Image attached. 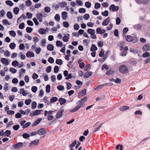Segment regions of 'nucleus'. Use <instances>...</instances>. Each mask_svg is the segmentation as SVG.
Instances as JSON below:
<instances>
[{
	"label": "nucleus",
	"mask_w": 150,
	"mask_h": 150,
	"mask_svg": "<svg viewBox=\"0 0 150 150\" xmlns=\"http://www.w3.org/2000/svg\"><path fill=\"white\" fill-rule=\"evenodd\" d=\"M87 101V98L85 97L84 98L79 100L76 102L77 105L74 108L71 109L70 112H74L78 111L80 108L83 107L85 105V103Z\"/></svg>",
	"instance_id": "nucleus-1"
},
{
	"label": "nucleus",
	"mask_w": 150,
	"mask_h": 150,
	"mask_svg": "<svg viewBox=\"0 0 150 150\" xmlns=\"http://www.w3.org/2000/svg\"><path fill=\"white\" fill-rule=\"evenodd\" d=\"M120 71L122 74H126L128 72V69L127 66L125 65H121L119 68Z\"/></svg>",
	"instance_id": "nucleus-2"
},
{
	"label": "nucleus",
	"mask_w": 150,
	"mask_h": 150,
	"mask_svg": "<svg viewBox=\"0 0 150 150\" xmlns=\"http://www.w3.org/2000/svg\"><path fill=\"white\" fill-rule=\"evenodd\" d=\"M26 121L23 120L21 121L20 122V124L21 126H22V128L23 129L27 128L30 126L31 124V123L30 122H28L25 123Z\"/></svg>",
	"instance_id": "nucleus-3"
},
{
	"label": "nucleus",
	"mask_w": 150,
	"mask_h": 150,
	"mask_svg": "<svg viewBox=\"0 0 150 150\" xmlns=\"http://www.w3.org/2000/svg\"><path fill=\"white\" fill-rule=\"evenodd\" d=\"M47 133L46 129L44 128H42L39 129L37 132V134L40 135H42Z\"/></svg>",
	"instance_id": "nucleus-4"
},
{
	"label": "nucleus",
	"mask_w": 150,
	"mask_h": 150,
	"mask_svg": "<svg viewBox=\"0 0 150 150\" xmlns=\"http://www.w3.org/2000/svg\"><path fill=\"white\" fill-rule=\"evenodd\" d=\"M23 143L20 142L13 145V148L15 149H18L23 147Z\"/></svg>",
	"instance_id": "nucleus-5"
},
{
	"label": "nucleus",
	"mask_w": 150,
	"mask_h": 150,
	"mask_svg": "<svg viewBox=\"0 0 150 150\" xmlns=\"http://www.w3.org/2000/svg\"><path fill=\"white\" fill-rule=\"evenodd\" d=\"M39 140L38 139H36L34 141L31 142L29 145L30 147H33L34 146L38 145L39 143Z\"/></svg>",
	"instance_id": "nucleus-6"
},
{
	"label": "nucleus",
	"mask_w": 150,
	"mask_h": 150,
	"mask_svg": "<svg viewBox=\"0 0 150 150\" xmlns=\"http://www.w3.org/2000/svg\"><path fill=\"white\" fill-rule=\"evenodd\" d=\"M110 10H112L113 12H116L119 9V7L117 6H115L114 4L111 5L109 7Z\"/></svg>",
	"instance_id": "nucleus-7"
},
{
	"label": "nucleus",
	"mask_w": 150,
	"mask_h": 150,
	"mask_svg": "<svg viewBox=\"0 0 150 150\" xmlns=\"http://www.w3.org/2000/svg\"><path fill=\"white\" fill-rule=\"evenodd\" d=\"M142 50L144 51H147L150 50V44L147 43L144 45L142 48Z\"/></svg>",
	"instance_id": "nucleus-8"
},
{
	"label": "nucleus",
	"mask_w": 150,
	"mask_h": 150,
	"mask_svg": "<svg viewBox=\"0 0 150 150\" xmlns=\"http://www.w3.org/2000/svg\"><path fill=\"white\" fill-rule=\"evenodd\" d=\"M64 111V110L63 109H61L56 114V118L57 119H59L62 116Z\"/></svg>",
	"instance_id": "nucleus-9"
},
{
	"label": "nucleus",
	"mask_w": 150,
	"mask_h": 150,
	"mask_svg": "<svg viewBox=\"0 0 150 150\" xmlns=\"http://www.w3.org/2000/svg\"><path fill=\"white\" fill-rule=\"evenodd\" d=\"M105 32V29L101 30L100 27H98L96 29V32L98 34H103Z\"/></svg>",
	"instance_id": "nucleus-10"
},
{
	"label": "nucleus",
	"mask_w": 150,
	"mask_h": 150,
	"mask_svg": "<svg viewBox=\"0 0 150 150\" xmlns=\"http://www.w3.org/2000/svg\"><path fill=\"white\" fill-rule=\"evenodd\" d=\"M110 18V17H108L105 19L103 22L102 25L103 26H106L108 25L109 23Z\"/></svg>",
	"instance_id": "nucleus-11"
},
{
	"label": "nucleus",
	"mask_w": 150,
	"mask_h": 150,
	"mask_svg": "<svg viewBox=\"0 0 150 150\" xmlns=\"http://www.w3.org/2000/svg\"><path fill=\"white\" fill-rule=\"evenodd\" d=\"M42 119L41 118H38L32 124V126L33 127L37 125L38 124H39V123L42 120Z\"/></svg>",
	"instance_id": "nucleus-12"
},
{
	"label": "nucleus",
	"mask_w": 150,
	"mask_h": 150,
	"mask_svg": "<svg viewBox=\"0 0 150 150\" xmlns=\"http://www.w3.org/2000/svg\"><path fill=\"white\" fill-rule=\"evenodd\" d=\"M137 4H142L143 5L146 4L148 3V1H135Z\"/></svg>",
	"instance_id": "nucleus-13"
},
{
	"label": "nucleus",
	"mask_w": 150,
	"mask_h": 150,
	"mask_svg": "<svg viewBox=\"0 0 150 150\" xmlns=\"http://www.w3.org/2000/svg\"><path fill=\"white\" fill-rule=\"evenodd\" d=\"M86 89H83V90H82V91L81 92H80L79 93L78 97L79 98H80L81 97V96H83L85 95L86 94Z\"/></svg>",
	"instance_id": "nucleus-14"
},
{
	"label": "nucleus",
	"mask_w": 150,
	"mask_h": 150,
	"mask_svg": "<svg viewBox=\"0 0 150 150\" xmlns=\"http://www.w3.org/2000/svg\"><path fill=\"white\" fill-rule=\"evenodd\" d=\"M26 56L28 57H33L35 56L34 53L30 51L27 52L26 54Z\"/></svg>",
	"instance_id": "nucleus-15"
},
{
	"label": "nucleus",
	"mask_w": 150,
	"mask_h": 150,
	"mask_svg": "<svg viewBox=\"0 0 150 150\" xmlns=\"http://www.w3.org/2000/svg\"><path fill=\"white\" fill-rule=\"evenodd\" d=\"M142 25H141L138 24L134 25H133V28L137 30H139L141 29Z\"/></svg>",
	"instance_id": "nucleus-16"
},
{
	"label": "nucleus",
	"mask_w": 150,
	"mask_h": 150,
	"mask_svg": "<svg viewBox=\"0 0 150 150\" xmlns=\"http://www.w3.org/2000/svg\"><path fill=\"white\" fill-rule=\"evenodd\" d=\"M1 62L4 65H8L9 64L8 61L5 58H2L1 59Z\"/></svg>",
	"instance_id": "nucleus-17"
},
{
	"label": "nucleus",
	"mask_w": 150,
	"mask_h": 150,
	"mask_svg": "<svg viewBox=\"0 0 150 150\" xmlns=\"http://www.w3.org/2000/svg\"><path fill=\"white\" fill-rule=\"evenodd\" d=\"M20 93L22 94L24 96H25L28 94L27 91L25 90L24 88H21L20 89Z\"/></svg>",
	"instance_id": "nucleus-18"
},
{
	"label": "nucleus",
	"mask_w": 150,
	"mask_h": 150,
	"mask_svg": "<svg viewBox=\"0 0 150 150\" xmlns=\"http://www.w3.org/2000/svg\"><path fill=\"white\" fill-rule=\"evenodd\" d=\"M47 30L46 29L43 28H40L38 31V32L41 35L45 34L46 33Z\"/></svg>",
	"instance_id": "nucleus-19"
},
{
	"label": "nucleus",
	"mask_w": 150,
	"mask_h": 150,
	"mask_svg": "<svg viewBox=\"0 0 150 150\" xmlns=\"http://www.w3.org/2000/svg\"><path fill=\"white\" fill-rule=\"evenodd\" d=\"M58 101L60 102V104L62 105L64 104L66 102V100L64 98H61L59 99Z\"/></svg>",
	"instance_id": "nucleus-20"
},
{
	"label": "nucleus",
	"mask_w": 150,
	"mask_h": 150,
	"mask_svg": "<svg viewBox=\"0 0 150 150\" xmlns=\"http://www.w3.org/2000/svg\"><path fill=\"white\" fill-rule=\"evenodd\" d=\"M92 73L90 71H88L84 73V77L86 78L89 77L92 75Z\"/></svg>",
	"instance_id": "nucleus-21"
},
{
	"label": "nucleus",
	"mask_w": 150,
	"mask_h": 150,
	"mask_svg": "<svg viewBox=\"0 0 150 150\" xmlns=\"http://www.w3.org/2000/svg\"><path fill=\"white\" fill-rule=\"evenodd\" d=\"M87 32L91 35H92L95 34V30L93 29L89 28L87 30Z\"/></svg>",
	"instance_id": "nucleus-22"
},
{
	"label": "nucleus",
	"mask_w": 150,
	"mask_h": 150,
	"mask_svg": "<svg viewBox=\"0 0 150 150\" xmlns=\"http://www.w3.org/2000/svg\"><path fill=\"white\" fill-rule=\"evenodd\" d=\"M126 40L128 42H130L132 40L133 37L130 35H127L125 37Z\"/></svg>",
	"instance_id": "nucleus-23"
},
{
	"label": "nucleus",
	"mask_w": 150,
	"mask_h": 150,
	"mask_svg": "<svg viewBox=\"0 0 150 150\" xmlns=\"http://www.w3.org/2000/svg\"><path fill=\"white\" fill-rule=\"evenodd\" d=\"M62 17L63 20H65L67 16L68 13L67 12L64 11L62 13Z\"/></svg>",
	"instance_id": "nucleus-24"
},
{
	"label": "nucleus",
	"mask_w": 150,
	"mask_h": 150,
	"mask_svg": "<svg viewBox=\"0 0 150 150\" xmlns=\"http://www.w3.org/2000/svg\"><path fill=\"white\" fill-rule=\"evenodd\" d=\"M103 86H104V84L99 85L94 88V90L96 91H99L101 89Z\"/></svg>",
	"instance_id": "nucleus-25"
},
{
	"label": "nucleus",
	"mask_w": 150,
	"mask_h": 150,
	"mask_svg": "<svg viewBox=\"0 0 150 150\" xmlns=\"http://www.w3.org/2000/svg\"><path fill=\"white\" fill-rule=\"evenodd\" d=\"M129 108V107L127 106H122L119 109L121 111H125L127 110Z\"/></svg>",
	"instance_id": "nucleus-26"
},
{
	"label": "nucleus",
	"mask_w": 150,
	"mask_h": 150,
	"mask_svg": "<svg viewBox=\"0 0 150 150\" xmlns=\"http://www.w3.org/2000/svg\"><path fill=\"white\" fill-rule=\"evenodd\" d=\"M47 49L50 51H52L53 50L54 47L52 45L50 44H48L47 46Z\"/></svg>",
	"instance_id": "nucleus-27"
},
{
	"label": "nucleus",
	"mask_w": 150,
	"mask_h": 150,
	"mask_svg": "<svg viewBox=\"0 0 150 150\" xmlns=\"http://www.w3.org/2000/svg\"><path fill=\"white\" fill-rule=\"evenodd\" d=\"M97 50V48L95 45L92 44L91 45L90 50L91 51H95Z\"/></svg>",
	"instance_id": "nucleus-28"
},
{
	"label": "nucleus",
	"mask_w": 150,
	"mask_h": 150,
	"mask_svg": "<svg viewBox=\"0 0 150 150\" xmlns=\"http://www.w3.org/2000/svg\"><path fill=\"white\" fill-rule=\"evenodd\" d=\"M11 132L10 130H6L4 132V136L5 137H9L11 134Z\"/></svg>",
	"instance_id": "nucleus-29"
},
{
	"label": "nucleus",
	"mask_w": 150,
	"mask_h": 150,
	"mask_svg": "<svg viewBox=\"0 0 150 150\" xmlns=\"http://www.w3.org/2000/svg\"><path fill=\"white\" fill-rule=\"evenodd\" d=\"M142 57L144 58H146L150 57V54L148 52H146L142 54Z\"/></svg>",
	"instance_id": "nucleus-30"
},
{
	"label": "nucleus",
	"mask_w": 150,
	"mask_h": 150,
	"mask_svg": "<svg viewBox=\"0 0 150 150\" xmlns=\"http://www.w3.org/2000/svg\"><path fill=\"white\" fill-rule=\"evenodd\" d=\"M67 3L65 2H63L59 3L60 6L61 8L66 7L67 5Z\"/></svg>",
	"instance_id": "nucleus-31"
},
{
	"label": "nucleus",
	"mask_w": 150,
	"mask_h": 150,
	"mask_svg": "<svg viewBox=\"0 0 150 150\" xmlns=\"http://www.w3.org/2000/svg\"><path fill=\"white\" fill-rule=\"evenodd\" d=\"M56 63L57 64L61 65L62 64L63 62L61 59H57L56 61Z\"/></svg>",
	"instance_id": "nucleus-32"
},
{
	"label": "nucleus",
	"mask_w": 150,
	"mask_h": 150,
	"mask_svg": "<svg viewBox=\"0 0 150 150\" xmlns=\"http://www.w3.org/2000/svg\"><path fill=\"white\" fill-rule=\"evenodd\" d=\"M42 111V110H36L35 111H34L35 116H37L38 115L40 114L41 112Z\"/></svg>",
	"instance_id": "nucleus-33"
},
{
	"label": "nucleus",
	"mask_w": 150,
	"mask_h": 150,
	"mask_svg": "<svg viewBox=\"0 0 150 150\" xmlns=\"http://www.w3.org/2000/svg\"><path fill=\"white\" fill-rule=\"evenodd\" d=\"M19 11V9L18 7H16L14 8L13 10L14 13L16 15H17Z\"/></svg>",
	"instance_id": "nucleus-34"
},
{
	"label": "nucleus",
	"mask_w": 150,
	"mask_h": 150,
	"mask_svg": "<svg viewBox=\"0 0 150 150\" xmlns=\"http://www.w3.org/2000/svg\"><path fill=\"white\" fill-rule=\"evenodd\" d=\"M7 17L10 19H12L13 18V15L12 13L10 11H8L7 13Z\"/></svg>",
	"instance_id": "nucleus-35"
},
{
	"label": "nucleus",
	"mask_w": 150,
	"mask_h": 150,
	"mask_svg": "<svg viewBox=\"0 0 150 150\" xmlns=\"http://www.w3.org/2000/svg\"><path fill=\"white\" fill-rule=\"evenodd\" d=\"M9 34H10V35L11 36H12L13 37H14L16 36V33L15 31H14L13 30H11V31H9Z\"/></svg>",
	"instance_id": "nucleus-36"
},
{
	"label": "nucleus",
	"mask_w": 150,
	"mask_h": 150,
	"mask_svg": "<svg viewBox=\"0 0 150 150\" xmlns=\"http://www.w3.org/2000/svg\"><path fill=\"white\" fill-rule=\"evenodd\" d=\"M19 64V62L16 60H14L13 61L12 63V65L15 67H16Z\"/></svg>",
	"instance_id": "nucleus-37"
},
{
	"label": "nucleus",
	"mask_w": 150,
	"mask_h": 150,
	"mask_svg": "<svg viewBox=\"0 0 150 150\" xmlns=\"http://www.w3.org/2000/svg\"><path fill=\"white\" fill-rule=\"evenodd\" d=\"M58 100L57 98L56 97H53L50 99V102L53 103Z\"/></svg>",
	"instance_id": "nucleus-38"
},
{
	"label": "nucleus",
	"mask_w": 150,
	"mask_h": 150,
	"mask_svg": "<svg viewBox=\"0 0 150 150\" xmlns=\"http://www.w3.org/2000/svg\"><path fill=\"white\" fill-rule=\"evenodd\" d=\"M76 140H74V141L71 144H70L69 146V147L70 148H73L74 147L76 144Z\"/></svg>",
	"instance_id": "nucleus-39"
},
{
	"label": "nucleus",
	"mask_w": 150,
	"mask_h": 150,
	"mask_svg": "<svg viewBox=\"0 0 150 150\" xmlns=\"http://www.w3.org/2000/svg\"><path fill=\"white\" fill-rule=\"evenodd\" d=\"M54 18L57 21H59L60 20V17L59 15L58 14H56Z\"/></svg>",
	"instance_id": "nucleus-40"
},
{
	"label": "nucleus",
	"mask_w": 150,
	"mask_h": 150,
	"mask_svg": "<svg viewBox=\"0 0 150 150\" xmlns=\"http://www.w3.org/2000/svg\"><path fill=\"white\" fill-rule=\"evenodd\" d=\"M104 50L103 49H101L99 53V56L101 57H103L104 55Z\"/></svg>",
	"instance_id": "nucleus-41"
},
{
	"label": "nucleus",
	"mask_w": 150,
	"mask_h": 150,
	"mask_svg": "<svg viewBox=\"0 0 150 150\" xmlns=\"http://www.w3.org/2000/svg\"><path fill=\"white\" fill-rule=\"evenodd\" d=\"M16 46V44L14 42H12L9 45V47L12 50H13L15 48Z\"/></svg>",
	"instance_id": "nucleus-42"
},
{
	"label": "nucleus",
	"mask_w": 150,
	"mask_h": 150,
	"mask_svg": "<svg viewBox=\"0 0 150 150\" xmlns=\"http://www.w3.org/2000/svg\"><path fill=\"white\" fill-rule=\"evenodd\" d=\"M102 15L105 17L107 16L108 15V11L106 10L101 13Z\"/></svg>",
	"instance_id": "nucleus-43"
},
{
	"label": "nucleus",
	"mask_w": 150,
	"mask_h": 150,
	"mask_svg": "<svg viewBox=\"0 0 150 150\" xmlns=\"http://www.w3.org/2000/svg\"><path fill=\"white\" fill-rule=\"evenodd\" d=\"M56 44L57 47H62V46L63 43L61 41L57 40L56 42Z\"/></svg>",
	"instance_id": "nucleus-44"
},
{
	"label": "nucleus",
	"mask_w": 150,
	"mask_h": 150,
	"mask_svg": "<svg viewBox=\"0 0 150 150\" xmlns=\"http://www.w3.org/2000/svg\"><path fill=\"white\" fill-rule=\"evenodd\" d=\"M37 106V103L35 101H33L32 103V108L33 109H35Z\"/></svg>",
	"instance_id": "nucleus-45"
},
{
	"label": "nucleus",
	"mask_w": 150,
	"mask_h": 150,
	"mask_svg": "<svg viewBox=\"0 0 150 150\" xmlns=\"http://www.w3.org/2000/svg\"><path fill=\"white\" fill-rule=\"evenodd\" d=\"M31 102L32 100L31 99H28L25 100V103L26 105H28L31 103Z\"/></svg>",
	"instance_id": "nucleus-46"
},
{
	"label": "nucleus",
	"mask_w": 150,
	"mask_h": 150,
	"mask_svg": "<svg viewBox=\"0 0 150 150\" xmlns=\"http://www.w3.org/2000/svg\"><path fill=\"white\" fill-rule=\"evenodd\" d=\"M33 30V29L32 28H31L30 27H27L26 28V31L27 33H30L32 32Z\"/></svg>",
	"instance_id": "nucleus-47"
},
{
	"label": "nucleus",
	"mask_w": 150,
	"mask_h": 150,
	"mask_svg": "<svg viewBox=\"0 0 150 150\" xmlns=\"http://www.w3.org/2000/svg\"><path fill=\"white\" fill-rule=\"evenodd\" d=\"M20 128V126L19 125H14L13 128L15 131L18 130Z\"/></svg>",
	"instance_id": "nucleus-48"
},
{
	"label": "nucleus",
	"mask_w": 150,
	"mask_h": 150,
	"mask_svg": "<svg viewBox=\"0 0 150 150\" xmlns=\"http://www.w3.org/2000/svg\"><path fill=\"white\" fill-rule=\"evenodd\" d=\"M4 55L6 57H8L10 55V53L7 50H6L4 52Z\"/></svg>",
	"instance_id": "nucleus-49"
},
{
	"label": "nucleus",
	"mask_w": 150,
	"mask_h": 150,
	"mask_svg": "<svg viewBox=\"0 0 150 150\" xmlns=\"http://www.w3.org/2000/svg\"><path fill=\"white\" fill-rule=\"evenodd\" d=\"M9 71L13 73H15L17 71V70L11 67L9 69Z\"/></svg>",
	"instance_id": "nucleus-50"
},
{
	"label": "nucleus",
	"mask_w": 150,
	"mask_h": 150,
	"mask_svg": "<svg viewBox=\"0 0 150 150\" xmlns=\"http://www.w3.org/2000/svg\"><path fill=\"white\" fill-rule=\"evenodd\" d=\"M85 6L87 8H90L91 6V3L89 1H87L85 3Z\"/></svg>",
	"instance_id": "nucleus-51"
},
{
	"label": "nucleus",
	"mask_w": 150,
	"mask_h": 150,
	"mask_svg": "<svg viewBox=\"0 0 150 150\" xmlns=\"http://www.w3.org/2000/svg\"><path fill=\"white\" fill-rule=\"evenodd\" d=\"M24 139H27L30 137V135L26 133H25L22 135Z\"/></svg>",
	"instance_id": "nucleus-52"
},
{
	"label": "nucleus",
	"mask_w": 150,
	"mask_h": 150,
	"mask_svg": "<svg viewBox=\"0 0 150 150\" xmlns=\"http://www.w3.org/2000/svg\"><path fill=\"white\" fill-rule=\"evenodd\" d=\"M38 90L37 87L36 86H33L31 88V90L33 93L36 92Z\"/></svg>",
	"instance_id": "nucleus-53"
},
{
	"label": "nucleus",
	"mask_w": 150,
	"mask_h": 150,
	"mask_svg": "<svg viewBox=\"0 0 150 150\" xmlns=\"http://www.w3.org/2000/svg\"><path fill=\"white\" fill-rule=\"evenodd\" d=\"M100 4L98 3H96L95 4L94 7L96 9L100 8Z\"/></svg>",
	"instance_id": "nucleus-54"
},
{
	"label": "nucleus",
	"mask_w": 150,
	"mask_h": 150,
	"mask_svg": "<svg viewBox=\"0 0 150 150\" xmlns=\"http://www.w3.org/2000/svg\"><path fill=\"white\" fill-rule=\"evenodd\" d=\"M50 86L49 85H47L46 87V92L47 93H49L50 92Z\"/></svg>",
	"instance_id": "nucleus-55"
},
{
	"label": "nucleus",
	"mask_w": 150,
	"mask_h": 150,
	"mask_svg": "<svg viewBox=\"0 0 150 150\" xmlns=\"http://www.w3.org/2000/svg\"><path fill=\"white\" fill-rule=\"evenodd\" d=\"M105 69L106 70H108L109 69V67L106 64H103L101 67V69L102 70H103Z\"/></svg>",
	"instance_id": "nucleus-56"
},
{
	"label": "nucleus",
	"mask_w": 150,
	"mask_h": 150,
	"mask_svg": "<svg viewBox=\"0 0 150 150\" xmlns=\"http://www.w3.org/2000/svg\"><path fill=\"white\" fill-rule=\"evenodd\" d=\"M6 3L10 6H12L13 5V3L11 1H6Z\"/></svg>",
	"instance_id": "nucleus-57"
},
{
	"label": "nucleus",
	"mask_w": 150,
	"mask_h": 150,
	"mask_svg": "<svg viewBox=\"0 0 150 150\" xmlns=\"http://www.w3.org/2000/svg\"><path fill=\"white\" fill-rule=\"evenodd\" d=\"M57 88L59 90L62 91L64 89V87L62 85H59L57 86Z\"/></svg>",
	"instance_id": "nucleus-58"
},
{
	"label": "nucleus",
	"mask_w": 150,
	"mask_h": 150,
	"mask_svg": "<svg viewBox=\"0 0 150 150\" xmlns=\"http://www.w3.org/2000/svg\"><path fill=\"white\" fill-rule=\"evenodd\" d=\"M66 85L67 86V90H69L71 88V84L69 82H67L66 83Z\"/></svg>",
	"instance_id": "nucleus-59"
},
{
	"label": "nucleus",
	"mask_w": 150,
	"mask_h": 150,
	"mask_svg": "<svg viewBox=\"0 0 150 150\" xmlns=\"http://www.w3.org/2000/svg\"><path fill=\"white\" fill-rule=\"evenodd\" d=\"M51 10L49 6H47L45 8V11L47 13L49 12Z\"/></svg>",
	"instance_id": "nucleus-60"
},
{
	"label": "nucleus",
	"mask_w": 150,
	"mask_h": 150,
	"mask_svg": "<svg viewBox=\"0 0 150 150\" xmlns=\"http://www.w3.org/2000/svg\"><path fill=\"white\" fill-rule=\"evenodd\" d=\"M123 146L122 145L118 144L117 145L116 147V148L117 149H120V150H123L122 149Z\"/></svg>",
	"instance_id": "nucleus-61"
},
{
	"label": "nucleus",
	"mask_w": 150,
	"mask_h": 150,
	"mask_svg": "<svg viewBox=\"0 0 150 150\" xmlns=\"http://www.w3.org/2000/svg\"><path fill=\"white\" fill-rule=\"evenodd\" d=\"M69 38V37L68 36L65 35L63 38V40L64 42H67Z\"/></svg>",
	"instance_id": "nucleus-62"
},
{
	"label": "nucleus",
	"mask_w": 150,
	"mask_h": 150,
	"mask_svg": "<svg viewBox=\"0 0 150 150\" xmlns=\"http://www.w3.org/2000/svg\"><path fill=\"white\" fill-rule=\"evenodd\" d=\"M102 6L104 8H107L108 6V4L107 2H102L101 4Z\"/></svg>",
	"instance_id": "nucleus-63"
},
{
	"label": "nucleus",
	"mask_w": 150,
	"mask_h": 150,
	"mask_svg": "<svg viewBox=\"0 0 150 150\" xmlns=\"http://www.w3.org/2000/svg\"><path fill=\"white\" fill-rule=\"evenodd\" d=\"M149 62H150V57L149 58L146 59L143 62L144 64H146Z\"/></svg>",
	"instance_id": "nucleus-64"
}]
</instances>
